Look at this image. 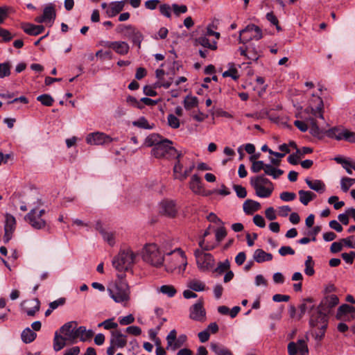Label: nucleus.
<instances>
[{
	"instance_id": "obj_10",
	"label": "nucleus",
	"mask_w": 355,
	"mask_h": 355,
	"mask_svg": "<svg viewBox=\"0 0 355 355\" xmlns=\"http://www.w3.org/2000/svg\"><path fill=\"white\" fill-rule=\"evenodd\" d=\"M159 212L167 217L174 218L178 213V209L174 201L164 200L159 204Z\"/></svg>"
},
{
	"instance_id": "obj_53",
	"label": "nucleus",
	"mask_w": 355,
	"mask_h": 355,
	"mask_svg": "<svg viewBox=\"0 0 355 355\" xmlns=\"http://www.w3.org/2000/svg\"><path fill=\"white\" fill-rule=\"evenodd\" d=\"M134 126H137L144 129H152L153 126L150 125L145 117H140L137 121L132 122Z\"/></svg>"
},
{
	"instance_id": "obj_34",
	"label": "nucleus",
	"mask_w": 355,
	"mask_h": 355,
	"mask_svg": "<svg viewBox=\"0 0 355 355\" xmlns=\"http://www.w3.org/2000/svg\"><path fill=\"white\" fill-rule=\"evenodd\" d=\"M78 338L81 341L89 340L94 336V331L92 329H87L84 326L78 327Z\"/></svg>"
},
{
	"instance_id": "obj_39",
	"label": "nucleus",
	"mask_w": 355,
	"mask_h": 355,
	"mask_svg": "<svg viewBox=\"0 0 355 355\" xmlns=\"http://www.w3.org/2000/svg\"><path fill=\"white\" fill-rule=\"evenodd\" d=\"M298 193L300 200L304 205H307L310 201L315 198V194L309 191L300 190Z\"/></svg>"
},
{
	"instance_id": "obj_58",
	"label": "nucleus",
	"mask_w": 355,
	"mask_h": 355,
	"mask_svg": "<svg viewBox=\"0 0 355 355\" xmlns=\"http://www.w3.org/2000/svg\"><path fill=\"white\" fill-rule=\"evenodd\" d=\"M327 327V323H324L323 324L319 327V329L318 331L314 333V338L317 340H321L325 334V331Z\"/></svg>"
},
{
	"instance_id": "obj_36",
	"label": "nucleus",
	"mask_w": 355,
	"mask_h": 355,
	"mask_svg": "<svg viewBox=\"0 0 355 355\" xmlns=\"http://www.w3.org/2000/svg\"><path fill=\"white\" fill-rule=\"evenodd\" d=\"M96 229L99 231L100 234L103 236V239L110 245L113 246L115 243L114 234L112 232L105 231L102 227H96Z\"/></svg>"
},
{
	"instance_id": "obj_20",
	"label": "nucleus",
	"mask_w": 355,
	"mask_h": 355,
	"mask_svg": "<svg viewBox=\"0 0 355 355\" xmlns=\"http://www.w3.org/2000/svg\"><path fill=\"white\" fill-rule=\"evenodd\" d=\"M127 336L123 334L120 331H113L111 332L110 345L116 348H123L127 344Z\"/></svg>"
},
{
	"instance_id": "obj_6",
	"label": "nucleus",
	"mask_w": 355,
	"mask_h": 355,
	"mask_svg": "<svg viewBox=\"0 0 355 355\" xmlns=\"http://www.w3.org/2000/svg\"><path fill=\"white\" fill-rule=\"evenodd\" d=\"M262 37V31L259 26L249 24L244 29L240 31L239 41V43L246 44L252 40H259Z\"/></svg>"
},
{
	"instance_id": "obj_31",
	"label": "nucleus",
	"mask_w": 355,
	"mask_h": 355,
	"mask_svg": "<svg viewBox=\"0 0 355 355\" xmlns=\"http://www.w3.org/2000/svg\"><path fill=\"white\" fill-rule=\"evenodd\" d=\"M305 182L310 189L317 192L323 193L325 190V184L321 180H315L312 181L306 178Z\"/></svg>"
},
{
	"instance_id": "obj_44",
	"label": "nucleus",
	"mask_w": 355,
	"mask_h": 355,
	"mask_svg": "<svg viewBox=\"0 0 355 355\" xmlns=\"http://www.w3.org/2000/svg\"><path fill=\"white\" fill-rule=\"evenodd\" d=\"M198 98L196 96H187L184 100V106L186 110H191L198 105Z\"/></svg>"
},
{
	"instance_id": "obj_63",
	"label": "nucleus",
	"mask_w": 355,
	"mask_h": 355,
	"mask_svg": "<svg viewBox=\"0 0 355 355\" xmlns=\"http://www.w3.org/2000/svg\"><path fill=\"white\" fill-rule=\"evenodd\" d=\"M223 77H231L233 80H237L239 78L238 71L235 68H231L227 71L223 73Z\"/></svg>"
},
{
	"instance_id": "obj_55",
	"label": "nucleus",
	"mask_w": 355,
	"mask_h": 355,
	"mask_svg": "<svg viewBox=\"0 0 355 355\" xmlns=\"http://www.w3.org/2000/svg\"><path fill=\"white\" fill-rule=\"evenodd\" d=\"M230 267V263L228 259L225 260L223 262H219L218 266L215 268L214 271L218 272L219 275L223 274L225 271L228 270Z\"/></svg>"
},
{
	"instance_id": "obj_2",
	"label": "nucleus",
	"mask_w": 355,
	"mask_h": 355,
	"mask_svg": "<svg viewBox=\"0 0 355 355\" xmlns=\"http://www.w3.org/2000/svg\"><path fill=\"white\" fill-rule=\"evenodd\" d=\"M119 277L121 279L110 285L107 292L116 303H123L130 300V291L128 283L123 279V277L119 275Z\"/></svg>"
},
{
	"instance_id": "obj_14",
	"label": "nucleus",
	"mask_w": 355,
	"mask_h": 355,
	"mask_svg": "<svg viewBox=\"0 0 355 355\" xmlns=\"http://www.w3.org/2000/svg\"><path fill=\"white\" fill-rule=\"evenodd\" d=\"M327 312L323 311L320 305L318 308L309 315V324L312 327H318L319 324L322 325L324 323H327Z\"/></svg>"
},
{
	"instance_id": "obj_52",
	"label": "nucleus",
	"mask_w": 355,
	"mask_h": 355,
	"mask_svg": "<svg viewBox=\"0 0 355 355\" xmlns=\"http://www.w3.org/2000/svg\"><path fill=\"white\" fill-rule=\"evenodd\" d=\"M310 134L318 138H322L323 137L324 131L319 128V126L317 124V122L315 123H313L310 126Z\"/></svg>"
},
{
	"instance_id": "obj_47",
	"label": "nucleus",
	"mask_w": 355,
	"mask_h": 355,
	"mask_svg": "<svg viewBox=\"0 0 355 355\" xmlns=\"http://www.w3.org/2000/svg\"><path fill=\"white\" fill-rule=\"evenodd\" d=\"M159 291L169 297H173L177 292L172 285H163L159 288Z\"/></svg>"
},
{
	"instance_id": "obj_37",
	"label": "nucleus",
	"mask_w": 355,
	"mask_h": 355,
	"mask_svg": "<svg viewBox=\"0 0 355 355\" xmlns=\"http://www.w3.org/2000/svg\"><path fill=\"white\" fill-rule=\"evenodd\" d=\"M264 173L266 175L272 176L274 179H277L284 173V171L279 168H276L271 164H266L264 168Z\"/></svg>"
},
{
	"instance_id": "obj_3",
	"label": "nucleus",
	"mask_w": 355,
	"mask_h": 355,
	"mask_svg": "<svg viewBox=\"0 0 355 355\" xmlns=\"http://www.w3.org/2000/svg\"><path fill=\"white\" fill-rule=\"evenodd\" d=\"M137 254L130 248L121 250L119 254L113 259L112 266L118 271L128 270L135 263Z\"/></svg>"
},
{
	"instance_id": "obj_56",
	"label": "nucleus",
	"mask_w": 355,
	"mask_h": 355,
	"mask_svg": "<svg viewBox=\"0 0 355 355\" xmlns=\"http://www.w3.org/2000/svg\"><path fill=\"white\" fill-rule=\"evenodd\" d=\"M168 125L174 129H177L180 127V120L173 114H170L167 117Z\"/></svg>"
},
{
	"instance_id": "obj_61",
	"label": "nucleus",
	"mask_w": 355,
	"mask_h": 355,
	"mask_svg": "<svg viewBox=\"0 0 355 355\" xmlns=\"http://www.w3.org/2000/svg\"><path fill=\"white\" fill-rule=\"evenodd\" d=\"M233 189L235 191L236 196L239 198H244L246 197V196H247L246 189L241 185L235 184V185H234Z\"/></svg>"
},
{
	"instance_id": "obj_25",
	"label": "nucleus",
	"mask_w": 355,
	"mask_h": 355,
	"mask_svg": "<svg viewBox=\"0 0 355 355\" xmlns=\"http://www.w3.org/2000/svg\"><path fill=\"white\" fill-rule=\"evenodd\" d=\"M189 187L193 192L197 194H202L203 193V188L202 186V181L200 177L198 175L195 174L192 176L190 183Z\"/></svg>"
},
{
	"instance_id": "obj_1",
	"label": "nucleus",
	"mask_w": 355,
	"mask_h": 355,
	"mask_svg": "<svg viewBox=\"0 0 355 355\" xmlns=\"http://www.w3.org/2000/svg\"><path fill=\"white\" fill-rule=\"evenodd\" d=\"M178 252V256L176 257V260L181 261L184 265L183 270H185L187 265V260L184 252L180 248H175L172 251H166L162 250L155 243H148L145 245L143 248L141 252V257L143 261L155 268H159L164 266V256L170 255L172 253Z\"/></svg>"
},
{
	"instance_id": "obj_35",
	"label": "nucleus",
	"mask_w": 355,
	"mask_h": 355,
	"mask_svg": "<svg viewBox=\"0 0 355 355\" xmlns=\"http://www.w3.org/2000/svg\"><path fill=\"white\" fill-rule=\"evenodd\" d=\"M187 286L189 288V289L196 292L203 291L206 289L205 284L203 282L196 279L190 280L187 283Z\"/></svg>"
},
{
	"instance_id": "obj_28",
	"label": "nucleus",
	"mask_w": 355,
	"mask_h": 355,
	"mask_svg": "<svg viewBox=\"0 0 355 355\" xmlns=\"http://www.w3.org/2000/svg\"><path fill=\"white\" fill-rule=\"evenodd\" d=\"M196 42L200 45L208 48L211 50H216L217 49V42L214 40L210 42L207 35H202L196 38Z\"/></svg>"
},
{
	"instance_id": "obj_59",
	"label": "nucleus",
	"mask_w": 355,
	"mask_h": 355,
	"mask_svg": "<svg viewBox=\"0 0 355 355\" xmlns=\"http://www.w3.org/2000/svg\"><path fill=\"white\" fill-rule=\"evenodd\" d=\"M171 8L168 4H162L159 6V12L164 17L170 18L171 17Z\"/></svg>"
},
{
	"instance_id": "obj_22",
	"label": "nucleus",
	"mask_w": 355,
	"mask_h": 355,
	"mask_svg": "<svg viewBox=\"0 0 355 355\" xmlns=\"http://www.w3.org/2000/svg\"><path fill=\"white\" fill-rule=\"evenodd\" d=\"M21 28L24 31L30 35H37L44 31V26L42 25H35L32 24H23Z\"/></svg>"
},
{
	"instance_id": "obj_29",
	"label": "nucleus",
	"mask_w": 355,
	"mask_h": 355,
	"mask_svg": "<svg viewBox=\"0 0 355 355\" xmlns=\"http://www.w3.org/2000/svg\"><path fill=\"white\" fill-rule=\"evenodd\" d=\"M67 343H68V339H66L64 336L60 335L58 331L55 333L53 339V349L55 352H58L64 348Z\"/></svg>"
},
{
	"instance_id": "obj_43",
	"label": "nucleus",
	"mask_w": 355,
	"mask_h": 355,
	"mask_svg": "<svg viewBox=\"0 0 355 355\" xmlns=\"http://www.w3.org/2000/svg\"><path fill=\"white\" fill-rule=\"evenodd\" d=\"M257 156H251L250 158V162H252L251 171L253 173H259L260 171L263 170L266 164H264L263 161H256L255 158Z\"/></svg>"
},
{
	"instance_id": "obj_26",
	"label": "nucleus",
	"mask_w": 355,
	"mask_h": 355,
	"mask_svg": "<svg viewBox=\"0 0 355 355\" xmlns=\"http://www.w3.org/2000/svg\"><path fill=\"white\" fill-rule=\"evenodd\" d=\"M318 103L315 108L310 107L306 109V112L311 113V115L314 116L315 119L320 118L321 119H324L323 116V110H324V103L323 101L321 98L318 97Z\"/></svg>"
},
{
	"instance_id": "obj_51",
	"label": "nucleus",
	"mask_w": 355,
	"mask_h": 355,
	"mask_svg": "<svg viewBox=\"0 0 355 355\" xmlns=\"http://www.w3.org/2000/svg\"><path fill=\"white\" fill-rule=\"evenodd\" d=\"M37 100L43 105L51 106L54 100L49 94H42L37 97Z\"/></svg>"
},
{
	"instance_id": "obj_21",
	"label": "nucleus",
	"mask_w": 355,
	"mask_h": 355,
	"mask_svg": "<svg viewBox=\"0 0 355 355\" xmlns=\"http://www.w3.org/2000/svg\"><path fill=\"white\" fill-rule=\"evenodd\" d=\"M170 255H172L171 260L168 261V263L164 266L166 271H167L168 272H172L178 268L180 272L181 271L183 272V263L181 261L175 259L176 257L178 256V252H176L175 253H172Z\"/></svg>"
},
{
	"instance_id": "obj_19",
	"label": "nucleus",
	"mask_w": 355,
	"mask_h": 355,
	"mask_svg": "<svg viewBox=\"0 0 355 355\" xmlns=\"http://www.w3.org/2000/svg\"><path fill=\"white\" fill-rule=\"evenodd\" d=\"M339 303V299L336 295L331 294L325 296L320 303V307L325 311L327 313L329 312L332 308L338 305Z\"/></svg>"
},
{
	"instance_id": "obj_49",
	"label": "nucleus",
	"mask_w": 355,
	"mask_h": 355,
	"mask_svg": "<svg viewBox=\"0 0 355 355\" xmlns=\"http://www.w3.org/2000/svg\"><path fill=\"white\" fill-rule=\"evenodd\" d=\"M11 65L9 62L0 63V78L9 76L10 75Z\"/></svg>"
},
{
	"instance_id": "obj_57",
	"label": "nucleus",
	"mask_w": 355,
	"mask_h": 355,
	"mask_svg": "<svg viewBox=\"0 0 355 355\" xmlns=\"http://www.w3.org/2000/svg\"><path fill=\"white\" fill-rule=\"evenodd\" d=\"M172 9L174 14L178 17L180 14H183L187 12V7L185 5H178L176 3H173L172 5Z\"/></svg>"
},
{
	"instance_id": "obj_46",
	"label": "nucleus",
	"mask_w": 355,
	"mask_h": 355,
	"mask_svg": "<svg viewBox=\"0 0 355 355\" xmlns=\"http://www.w3.org/2000/svg\"><path fill=\"white\" fill-rule=\"evenodd\" d=\"M355 184V179L350 178H343L340 180V187L343 192H347L349 187Z\"/></svg>"
},
{
	"instance_id": "obj_9",
	"label": "nucleus",
	"mask_w": 355,
	"mask_h": 355,
	"mask_svg": "<svg viewBox=\"0 0 355 355\" xmlns=\"http://www.w3.org/2000/svg\"><path fill=\"white\" fill-rule=\"evenodd\" d=\"M114 140L115 139L101 132H92L86 137V142L89 145H105Z\"/></svg>"
},
{
	"instance_id": "obj_32",
	"label": "nucleus",
	"mask_w": 355,
	"mask_h": 355,
	"mask_svg": "<svg viewBox=\"0 0 355 355\" xmlns=\"http://www.w3.org/2000/svg\"><path fill=\"white\" fill-rule=\"evenodd\" d=\"M354 312H355V307L347 304H343L338 307L336 317L338 320H340L344 315Z\"/></svg>"
},
{
	"instance_id": "obj_23",
	"label": "nucleus",
	"mask_w": 355,
	"mask_h": 355,
	"mask_svg": "<svg viewBox=\"0 0 355 355\" xmlns=\"http://www.w3.org/2000/svg\"><path fill=\"white\" fill-rule=\"evenodd\" d=\"M251 186L255 190L256 195L259 198H266L270 197L274 190L273 186L265 187V186L259 185V184L251 185Z\"/></svg>"
},
{
	"instance_id": "obj_50",
	"label": "nucleus",
	"mask_w": 355,
	"mask_h": 355,
	"mask_svg": "<svg viewBox=\"0 0 355 355\" xmlns=\"http://www.w3.org/2000/svg\"><path fill=\"white\" fill-rule=\"evenodd\" d=\"M98 327H103L105 329L110 330L112 329H116L118 327V324L114 322V318H110L99 323Z\"/></svg>"
},
{
	"instance_id": "obj_13",
	"label": "nucleus",
	"mask_w": 355,
	"mask_h": 355,
	"mask_svg": "<svg viewBox=\"0 0 355 355\" xmlns=\"http://www.w3.org/2000/svg\"><path fill=\"white\" fill-rule=\"evenodd\" d=\"M40 302L37 298L24 300L21 303V311L28 316H34L40 311Z\"/></svg>"
},
{
	"instance_id": "obj_54",
	"label": "nucleus",
	"mask_w": 355,
	"mask_h": 355,
	"mask_svg": "<svg viewBox=\"0 0 355 355\" xmlns=\"http://www.w3.org/2000/svg\"><path fill=\"white\" fill-rule=\"evenodd\" d=\"M342 139L349 142H355V133L347 129L343 128L341 140Z\"/></svg>"
},
{
	"instance_id": "obj_11",
	"label": "nucleus",
	"mask_w": 355,
	"mask_h": 355,
	"mask_svg": "<svg viewBox=\"0 0 355 355\" xmlns=\"http://www.w3.org/2000/svg\"><path fill=\"white\" fill-rule=\"evenodd\" d=\"M289 355H308L309 349L304 340L300 339L295 342H291L288 345Z\"/></svg>"
},
{
	"instance_id": "obj_38",
	"label": "nucleus",
	"mask_w": 355,
	"mask_h": 355,
	"mask_svg": "<svg viewBox=\"0 0 355 355\" xmlns=\"http://www.w3.org/2000/svg\"><path fill=\"white\" fill-rule=\"evenodd\" d=\"M125 6V2L123 1H114L112 3L110 8L107 10V14L110 17H114L118 13H119L121 10H123Z\"/></svg>"
},
{
	"instance_id": "obj_42",
	"label": "nucleus",
	"mask_w": 355,
	"mask_h": 355,
	"mask_svg": "<svg viewBox=\"0 0 355 355\" xmlns=\"http://www.w3.org/2000/svg\"><path fill=\"white\" fill-rule=\"evenodd\" d=\"M211 349L216 355H232V353L225 347H222L218 343H211L210 345Z\"/></svg>"
},
{
	"instance_id": "obj_62",
	"label": "nucleus",
	"mask_w": 355,
	"mask_h": 355,
	"mask_svg": "<svg viewBox=\"0 0 355 355\" xmlns=\"http://www.w3.org/2000/svg\"><path fill=\"white\" fill-rule=\"evenodd\" d=\"M279 197L282 200L288 202L295 199L296 195L293 192L284 191L280 194Z\"/></svg>"
},
{
	"instance_id": "obj_18",
	"label": "nucleus",
	"mask_w": 355,
	"mask_h": 355,
	"mask_svg": "<svg viewBox=\"0 0 355 355\" xmlns=\"http://www.w3.org/2000/svg\"><path fill=\"white\" fill-rule=\"evenodd\" d=\"M318 308L315 305L313 298L307 297L302 300V302L299 306L300 314L298 319H301L305 313L308 312L309 315Z\"/></svg>"
},
{
	"instance_id": "obj_33",
	"label": "nucleus",
	"mask_w": 355,
	"mask_h": 355,
	"mask_svg": "<svg viewBox=\"0 0 355 355\" xmlns=\"http://www.w3.org/2000/svg\"><path fill=\"white\" fill-rule=\"evenodd\" d=\"M164 139H162L159 135L153 133L146 139L145 144L147 146L157 147L159 144H162Z\"/></svg>"
},
{
	"instance_id": "obj_8",
	"label": "nucleus",
	"mask_w": 355,
	"mask_h": 355,
	"mask_svg": "<svg viewBox=\"0 0 355 355\" xmlns=\"http://www.w3.org/2000/svg\"><path fill=\"white\" fill-rule=\"evenodd\" d=\"M75 321H71L65 323L60 329V332L68 339V343L73 344L77 342L78 339V327Z\"/></svg>"
},
{
	"instance_id": "obj_5",
	"label": "nucleus",
	"mask_w": 355,
	"mask_h": 355,
	"mask_svg": "<svg viewBox=\"0 0 355 355\" xmlns=\"http://www.w3.org/2000/svg\"><path fill=\"white\" fill-rule=\"evenodd\" d=\"M196 263L198 268L201 271H209L214 268L215 265V259L212 254L206 253L199 249H196L194 252Z\"/></svg>"
},
{
	"instance_id": "obj_17",
	"label": "nucleus",
	"mask_w": 355,
	"mask_h": 355,
	"mask_svg": "<svg viewBox=\"0 0 355 355\" xmlns=\"http://www.w3.org/2000/svg\"><path fill=\"white\" fill-rule=\"evenodd\" d=\"M205 315L206 312L201 300L190 308V318L192 320L201 322L205 320Z\"/></svg>"
},
{
	"instance_id": "obj_4",
	"label": "nucleus",
	"mask_w": 355,
	"mask_h": 355,
	"mask_svg": "<svg viewBox=\"0 0 355 355\" xmlns=\"http://www.w3.org/2000/svg\"><path fill=\"white\" fill-rule=\"evenodd\" d=\"M172 144L171 141L165 139L162 144H159L157 147L153 148L152 155L157 158H180L182 154L178 153Z\"/></svg>"
},
{
	"instance_id": "obj_16",
	"label": "nucleus",
	"mask_w": 355,
	"mask_h": 355,
	"mask_svg": "<svg viewBox=\"0 0 355 355\" xmlns=\"http://www.w3.org/2000/svg\"><path fill=\"white\" fill-rule=\"evenodd\" d=\"M104 46L113 49L116 53L121 55L128 54L130 49L129 44L123 41H107L104 42Z\"/></svg>"
},
{
	"instance_id": "obj_40",
	"label": "nucleus",
	"mask_w": 355,
	"mask_h": 355,
	"mask_svg": "<svg viewBox=\"0 0 355 355\" xmlns=\"http://www.w3.org/2000/svg\"><path fill=\"white\" fill-rule=\"evenodd\" d=\"M37 336V334L31 330L29 327L23 330L21 337L23 342L25 343H30L33 342Z\"/></svg>"
},
{
	"instance_id": "obj_27",
	"label": "nucleus",
	"mask_w": 355,
	"mask_h": 355,
	"mask_svg": "<svg viewBox=\"0 0 355 355\" xmlns=\"http://www.w3.org/2000/svg\"><path fill=\"white\" fill-rule=\"evenodd\" d=\"M253 259L257 263H263L271 261L272 259V254L266 252L262 249H257L254 252Z\"/></svg>"
},
{
	"instance_id": "obj_64",
	"label": "nucleus",
	"mask_w": 355,
	"mask_h": 355,
	"mask_svg": "<svg viewBox=\"0 0 355 355\" xmlns=\"http://www.w3.org/2000/svg\"><path fill=\"white\" fill-rule=\"evenodd\" d=\"M341 242L349 248H355V235L343 239Z\"/></svg>"
},
{
	"instance_id": "obj_15",
	"label": "nucleus",
	"mask_w": 355,
	"mask_h": 355,
	"mask_svg": "<svg viewBox=\"0 0 355 355\" xmlns=\"http://www.w3.org/2000/svg\"><path fill=\"white\" fill-rule=\"evenodd\" d=\"M15 218L10 214H6L4 226L5 234L3 236V240L6 243H7L12 239V233L15 230Z\"/></svg>"
},
{
	"instance_id": "obj_60",
	"label": "nucleus",
	"mask_w": 355,
	"mask_h": 355,
	"mask_svg": "<svg viewBox=\"0 0 355 355\" xmlns=\"http://www.w3.org/2000/svg\"><path fill=\"white\" fill-rule=\"evenodd\" d=\"M126 102L137 108L142 109L144 107V105L141 103L140 101H138L136 98L132 96H128L126 98Z\"/></svg>"
},
{
	"instance_id": "obj_7",
	"label": "nucleus",
	"mask_w": 355,
	"mask_h": 355,
	"mask_svg": "<svg viewBox=\"0 0 355 355\" xmlns=\"http://www.w3.org/2000/svg\"><path fill=\"white\" fill-rule=\"evenodd\" d=\"M119 32L122 33L123 37L131 40L137 46L138 49L141 48L144 35L137 28L131 25L121 26Z\"/></svg>"
},
{
	"instance_id": "obj_48",
	"label": "nucleus",
	"mask_w": 355,
	"mask_h": 355,
	"mask_svg": "<svg viewBox=\"0 0 355 355\" xmlns=\"http://www.w3.org/2000/svg\"><path fill=\"white\" fill-rule=\"evenodd\" d=\"M313 262L312 260V257L311 256H308L306 260L305 261V269L304 272L308 276L313 275L315 270L313 269Z\"/></svg>"
},
{
	"instance_id": "obj_41",
	"label": "nucleus",
	"mask_w": 355,
	"mask_h": 355,
	"mask_svg": "<svg viewBox=\"0 0 355 355\" xmlns=\"http://www.w3.org/2000/svg\"><path fill=\"white\" fill-rule=\"evenodd\" d=\"M250 184L251 185H266L268 187L273 186L272 183L270 180L265 178L263 175H258L257 177L251 178H250Z\"/></svg>"
},
{
	"instance_id": "obj_24",
	"label": "nucleus",
	"mask_w": 355,
	"mask_h": 355,
	"mask_svg": "<svg viewBox=\"0 0 355 355\" xmlns=\"http://www.w3.org/2000/svg\"><path fill=\"white\" fill-rule=\"evenodd\" d=\"M260 207L259 202L250 199L246 200L243 205V211L248 215L252 214L253 212L258 211Z\"/></svg>"
},
{
	"instance_id": "obj_45",
	"label": "nucleus",
	"mask_w": 355,
	"mask_h": 355,
	"mask_svg": "<svg viewBox=\"0 0 355 355\" xmlns=\"http://www.w3.org/2000/svg\"><path fill=\"white\" fill-rule=\"evenodd\" d=\"M342 128L334 127L326 132L327 136L329 138H334L336 140H341Z\"/></svg>"
},
{
	"instance_id": "obj_30",
	"label": "nucleus",
	"mask_w": 355,
	"mask_h": 355,
	"mask_svg": "<svg viewBox=\"0 0 355 355\" xmlns=\"http://www.w3.org/2000/svg\"><path fill=\"white\" fill-rule=\"evenodd\" d=\"M43 15L46 21L50 22L51 25L56 17V12L54 6L52 4L46 6L44 8Z\"/></svg>"
},
{
	"instance_id": "obj_12",
	"label": "nucleus",
	"mask_w": 355,
	"mask_h": 355,
	"mask_svg": "<svg viewBox=\"0 0 355 355\" xmlns=\"http://www.w3.org/2000/svg\"><path fill=\"white\" fill-rule=\"evenodd\" d=\"M24 220L28 222L34 229L41 230L44 228L46 223L42 218H37V207L31 209V211L24 216Z\"/></svg>"
}]
</instances>
